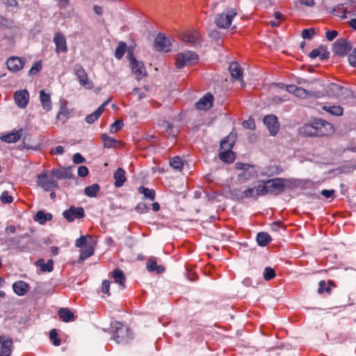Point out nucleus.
<instances>
[{
    "instance_id": "nucleus-22",
    "label": "nucleus",
    "mask_w": 356,
    "mask_h": 356,
    "mask_svg": "<svg viewBox=\"0 0 356 356\" xmlns=\"http://www.w3.org/2000/svg\"><path fill=\"white\" fill-rule=\"evenodd\" d=\"M23 133V129H20L1 136L0 139L7 143H16L22 136Z\"/></svg>"
},
{
    "instance_id": "nucleus-40",
    "label": "nucleus",
    "mask_w": 356,
    "mask_h": 356,
    "mask_svg": "<svg viewBox=\"0 0 356 356\" xmlns=\"http://www.w3.org/2000/svg\"><path fill=\"white\" fill-rule=\"evenodd\" d=\"M127 49V44L124 42H120L115 51V56L118 59H121Z\"/></svg>"
},
{
    "instance_id": "nucleus-20",
    "label": "nucleus",
    "mask_w": 356,
    "mask_h": 356,
    "mask_svg": "<svg viewBox=\"0 0 356 356\" xmlns=\"http://www.w3.org/2000/svg\"><path fill=\"white\" fill-rule=\"evenodd\" d=\"M229 70L232 79L234 80H239L241 83L242 87H244L245 84L242 79L243 71L239 64L237 62L231 63L229 67Z\"/></svg>"
},
{
    "instance_id": "nucleus-42",
    "label": "nucleus",
    "mask_w": 356,
    "mask_h": 356,
    "mask_svg": "<svg viewBox=\"0 0 356 356\" xmlns=\"http://www.w3.org/2000/svg\"><path fill=\"white\" fill-rule=\"evenodd\" d=\"M314 92L313 91L307 90L302 88L298 87V89H296V92H295L294 95L296 97H300V98H307L308 97H312L314 96Z\"/></svg>"
},
{
    "instance_id": "nucleus-21",
    "label": "nucleus",
    "mask_w": 356,
    "mask_h": 356,
    "mask_svg": "<svg viewBox=\"0 0 356 356\" xmlns=\"http://www.w3.org/2000/svg\"><path fill=\"white\" fill-rule=\"evenodd\" d=\"M25 60L20 57H12L7 60L8 69L10 71L17 72L23 68Z\"/></svg>"
},
{
    "instance_id": "nucleus-2",
    "label": "nucleus",
    "mask_w": 356,
    "mask_h": 356,
    "mask_svg": "<svg viewBox=\"0 0 356 356\" xmlns=\"http://www.w3.org/2000/svg\"><path fill=\"white\" fill-rule=\"evenodd\" d=\"M324 92L330 97L346 100L353 97V92L341 85L330 83L324 88Z\"/></svg>"
},
{
    "instance_id": "nucleus-7",
    "label": "nucleus",
    "mask_w": 356,
    "mask_h": 356,
    "mask_svg": "<svg viewBox=\"0 0 356 356\" xmlns=\"http://www.w3.org/2000/svg\"><path fill=\"white\" fill-rule=\"evenodd\" d=\"M235 166L237 170H243L238 175V178L241 181H245L257 177V172L250 164L237 162Z\"/></svg>"
},
{
    "instance_id": "nucleus-44",
    "label": "nucleus",
    "mask_w": 356,
    "mask_h": 356,
    "mask_svg": "<svg viewBox=\"0 0 356 356\" xmlns=\"http://www.w3.org/2000/svg\"><path fill=\"white\" fill-rule=\"evenodd\" d=\"M101 111L102 108H98L95 111L88 115L86 118V122L88 124H92L96 121L102 115Z\"/></svg>"
},
{
    "instance_id": "nucleus-4",
    "label": "nucleus",
    "mask_w": 356,
    "mask_h": 356,
    "mask_svg": "<svg viewBox=\"0 0 356 356\" xmlns=\"http://www.w3.org/2000/svg\"><path fill=\"white\" fill-rule=\"evenodd\" d=\"M198 56L196 53L193 51H184L179 54L176 58V66L177 68L181 69L186 65H192L197 63Z\"/></svg>"
},
{
    "instance_id": "nucleus-62",
    "label": "nucleus",
    "mask_w": 356,
    "mask_h": 356,
    "mask_svg": "<svg viewBox=\"0 0 356 356\" xmlns=\"http://www.w3.org/2000/svg\"><path fill=\"white\" fill-rule=\"evenodd\" d=\"M88 174V169L84 165H81L78 168V175L79 177H84Z\"/></svg>"
},
{
    "instance_id": "nucleus-24",
    "label": "nucleus",
    "mask_w": 356,
    "mask_h": 356,
    "mask_svg": "<svg viewBox=\"0 0 356 356\" xmlns=\"http://www.w3.org/2000/svg\"><path fill=\"white\" fill-rule=\"evenodd\" d=\"M236 138V134L232 132L220 142V147L224 150H232Z\"/></svg>"
},
{
    "instance_id": "nucleus-27",
    "label": "nucleus",
    "mask_w": 356,
    "mask_h": 356,
    "mask_svg": "<svg viewBox=\"0 0 356 356\" xmlns=\"http://www.w3.org/2000/svg\"><path fill=\"white\" fill-rule=\"evenodd\" d=\"M111 275L114 279L115 282L119 284L122 289L125 288L126 277L122 270L115 268L111 273Z\"/></svg>"
},
{
    "instance_id": "nucleus-29",
    "label": "nucleus",
    "mask_w": 356,
    "mask_h": 356,
    "mask_svg": "<svg viewBox=\"0 0 356 356\" xmlns=\"http://www.w3.org/2000/svg\"><path fill=\"white\" fill-rule=\"evenodd\" d=\"M40 99L43 109L46 111H49L51 109V101L50 95L46 93L44 90H40Z\"/></svg>"
},
{
    "instance_id": "nucleus-12",
    "label": "nucleus",
    "mask_w": 356,
    "mask_h": 356,
    "mask_svg": "<svg viewBox=\"0 0 356 356\" xmlns=\"http://www.w3.org/2000/svg\"><path fill=\"white\" fill-rule=\"evenodd\" d=\"M85 213L82 207L71 206L63 213V217L68 221L72 222L75 218L80 219L84 217Z\"/></svg>"
},
{
    "instance_id": "nucleus-52",
    "label": "nucleus",
    "mask_w": 356,
    "mask_h": 356,
    "mask_svg": "<svg viewBox=\"0 0 356 356\" xmlns=\"http://www.w3.org/2000/svg\"><path fill=\"white\" fill-rule=\"evenodd\" d=\"M316 34V31L314 28H311L309 29H304L302 32V37L305 39L310 40L314 35Z\"/></svg>"
},
{
    "instance_id": "nucleus-64",
    "label": "nucleus",
    "mask_w": 356,
    "mask_h": 356,
    "mask_svg": "<svg viewBox=\"0 0 356 356\" xmlns=\"http://www.w3.org/2000/svg\"><path fill=\"white\" fill-rule=\"evenodd\" d=\"M349 63L353 65H356V51H353L351 54H349L348 58Z\"/></svg>"
},
{
    "instance_id": "nucleus-11",
    "label": "nucleus",
    "mask_w": 356,
    "mask_h": 356,
    "mask_svg": "<svg viewBox=\"0 0 356 356\" xmlns=\"http://www.w3.org/2000/svg\"><path fill=\"white\" fill-rule=\"evenodd\" d=\"M74 71L81 86L88 89L92 88V82L88 80L86 71L80 64L74 65Z\"/></svg>"
},
{
    "instance_id": "nucleus-23",
    "label": "nucleus",
    "mask_w": 356,
    "mask_h": 356,
    "mask_svg": "<svg viewBox=\"0 0 356 356\" xmlns=\"http://www.w3.org/2000/svg\"><path fill=\"white\" fill-rule=\"evenodd\" d=\"M179 38L184 42L193 45L199 42V33L195 31L182 33L180 34Z\"/></svg>"
},
{
    "instance_id": "nucleus-49",
    "label": "nucleus",
    "mask_w": 356,
    "mask_h": 356,
    "mask_svg": "<svg viewBox=\"0 0 356 356\" xmlns=\"http://www.w3.org/2000/svg\"><path fill=\"white\" fill-rule=\"evenodd\" d=\"M318 293H323V292H326L327 293H330L331 291V287L327 285V282L324 280L319 282L318 283Z\"/></svg>"
},
{
    "instance_id": "nucleus-28",
    "label": "nucleus",
    "mask_w": 356,
    "mask_h": 356,
    "mask_svg": "<svg viewBox=\"0 0 356 356\" xmlns=\"http://www.w3.org/2000/svg\"><path fill=\"white\" fill-rule=\"evenodd\" d=\"M147 268L149 272L156 271L158 274H161L164 272L165 267L162 265H157L156 259L151 257L147 262Z\"/></svg>"
},
{
    "instance_id": "nucleus-58",
    "label": "nucleus",
    "mask_w": 356,
    "mask_h": 356,
    "mask_svg": "<svg viewBox=\"0 0 356 356\" xmlns=\"http://www.w3.org/2000/svg\"><path fill=\"white\" fill-rule=\"evenodd\" d=\"M68 111L67 108L65 106H61L60 108V111L56 116L58 120H61L63 118H67Z\"/></svg>"
},
{
    "instance_id": "nucleus-55",
    "label": "nucleus",
    "mask_w": 356,
    "mask_h": 356,
    "mask_svg": "<svg viewBox=\"0 0 356 356\" xmlns=\"http://www.w3.org/2000/svg\"><path fill=\"white\" fill-rule=\"evenodd\" d=\"M135 209L138 213H143L148 211L149 207L145 203L140 202L137 204Z\"/></svg>"
},
{
    "instance_id": "nucleus-59",
    "label": "nucleus",
    "mask_w": 356,
    "mask_h": 356,
    "mask_svg": "<svg viewBox=\"0 0 356 356\" xmlns=\"http://www.w3.org/2000/svg\"><path fill=\"white\" fill-rule=\"evenodd\" d=\"M209 35L211 40L216 41V42H218L221 38V33L218 30H212L209 33Z\"/></svg>"
},
{
    "instance_id": "nucleus-63",
    "label": "nucleus",
    "mask_w": 356,
    "mask_h": 356,
    "mask_svg": "<svg viewBox=\"0 0 356 356\" xmlns=\"http://www.w3.org/2000/svg\"><path fill=\"white\" fill-rule=\"evenodd\" d=\"M338 35V32L334 30L327 31L326 32V38L329 41H332Z\"/></svg>"
},
{
    "instance_id": "nucleus-9",
    "label": "nucleus",
    "mask_w": 356,
    "mask_h": 356,
    "mask_svg": "<svg viewBox=\"0 0 356 356\" xmlns=\"http://www.w3.org/2000/svg\"><path fill=\"white\" fill-rule=\"evenodd\" d=\"M352 49V44L344 38L337 39L332 46V51L334 54L343 56L349 53Z\"/></svg>"
},
{
    "instance_id": "nucleus-18",
    "label": "nucleus",
    "mask_w": 356,
    "mask_h": 356,
    "mask_svg": "<svg viewBox=\"0 0 356 356\" xmlns=\"http://www.w3.org/2000/svg\"><path fill=\"white\" fill-rule=\"evenodd\" d=\"M213 97L211 94L207 93L203 97L195 103V106L197 110L207 111L209 109L213 104Z\"/></svg>"
},
{
    "instance_id": "nucleus-46",
    "label": "nucleus",
    "mask_w": 356,
    "mask_h": 356,
    "mask_svg": "<svg viewBox=\"0 0 356 356\" xmlns=\"http://www.w3.org/2000/svg\"><path fill=\"white\" fill-rule=\"evenodd\" d=\"M49 339L55 346L60 345V340L58 337V333L56 329H52L49 332Z\"/></svg>"
},
{
    "instance_id": "nucleus-26",
    "label": "nucleus",
    "mask_w": 356,
    "mask_h": 356,
    "mask_svg": "<svg viewBox=\"0 0 356 356\" xmlns=\"http://www.w3.org/2000/svg\"><path fill=\"white\" fill-rule=\"evenodd\" d=\"M113 178L115 179L114 185L115 187L119 188L123 186L126 181L125 171L122 168H118L114 172Z\"/></svg>"
},
{
    "instance_id": "nucleus-51",
    "label": "nucleus",
    "mask_w": 356,
    "mask_h": 356,
    "mask_svg": "<svg viewBox=\"0 0 356 356\" xmlns=\"http://www.w3.org/2000/svg\"><path fill=\"white\" fill-rule=\"evenodd\" d=\"M124 126V123L122 120H118L115 121L111 126L110 131L111 133H115L120 130Z\"/></svg>"
},
{
    "instance_id": "nucleus-56",
    "label": "nucleus",
    "mask_w": 356,
    "mask_h": 356,
    "mask_svg": "<svg viewBox=\"0 0 356 356\" xmlns=\"http://www.w3.org/2000/svg\"><path fill=\"white\" fill-rule=\"evenodd\" d=\"M1 200L3 203H11L13 198L8 194V191H3L1 195Z\"/></svg>"
},
{
    "instance_id": "nucleus-31",
    "label": "nucleus",
    "mask_w": 356,
    "mask_h": 356,
    "mask_svg": "<svg viewBox=\"0 0 356 356\" xmlns=\"http://www.w3.org/2000/svg\"><path fill=\"white\" fill-rule=\"evenodd\" d=\"M35 264L40 267V270L42 273L53 270V261L51 259H49L46 264L44 259H40L35 261Z\"/></svg>"
},
{
    "instance_id": "nucleus-17",
    "label": "nucleus",
    "mask_w": 356,
    "mask_h": 356,
    "mask_svg": "<svg viewBox=\"0 0 356 356\" xmlns=\"http://www.w3.org/2000/svg\"><path fill=\"white\" fill-rule=\"evenodd\" d=\"M50 175L59 179H71L73 177L72 167L65 168H54L50 171Z\"/></svg>"
},
{
    "instance_id": "nucleus-14",
    "label": "nucleus",
    "mask_w": 356,
    "mask_h": 356,
    "mask_svg": "<svg viewBox=\"0 0 356 356\" xmlns=\"http://www.w3.org/2000/svg\"><path fill=\"white\" fill-rule=\"evenodd\" d=\"M171 42L163 34L159 33L155 38L154 47L159 51L169 52Z\"/></svg>"
},
{
    "instance_id": "nucleus-43",
    "label": "nucleus",
    "mask_w": 356,
    "mask_h": 356,
    "mask_svg": "<svg viewBox=\"0 0 356 356\" xmlns=\"http://www.w3.org/2000/svg\"><path fill=\"white\" fill-rule=\"evenodd\" d=\"M102 139L104 143V147L111 148L114 147L115 143L118 142L115 139L108 136L106 134L102 135Z\"/></svg>"
},
{
    "instance_id": "nucleus-47",
    "label": "nucleus",
    "mask_w": 356,
    "mask_h": 356,
    "mask_svg": "<svg viewBox=\"0 0 356 356\" xmlns=\"http://www.w3.org/2000/svg\"><path fill=\"white\" fill-rule=\"evenodd\" d=\"M59 319L64 322L73 321L76 319L74 313H58Z\"/></svg>"
},
{
    "instance_id": "nucleus-6",
    "label": "nucleus",
    "mask_w": 356,
    "mask_h": 356,
    "mask_svg": "<svg viewBox=\"0 0 356 356\" xmlns=\"http://www.w3.org/2000/svg\"><path fill=\"white\" fill-rule=\"evenodd\" d=\"M237 15L234 8H229L225 13L216 17L215 23L219 28L226 29L231 25L232 19Z\"/></svg>"
},
{
    "instance_id": "nucleus-19",
    "label": "nucleus",
    "mask_w": 356,
    "mask_h": 356,
    "mask_svg": "<svg viewBox=\"0 0 356 356\" xmlns=\"http://www.w3.org/2000/svg\"><path fill=\"white\" fill-rule=\"evenodd\" d=\"M14 98L19 107L25 108L29 102V94L26 90H18L15 92Z\"/></svg>"
},
{
    "instance_id": "nucleus-41",
    "label": "nucleus",
    "mask_w": 356,
    "mask_h": 356,
    "mask_svg": "<svg viewBox=\"0 0 356 356\" xmlns=\"http://www.w3.org/2000/svg\"><path fill=\"white\" fill-rule=\"evenodd\" d=\"M332 13L337 16H341L342 18H345L346 14L350 13V10H348V7L345 8L343 5H339L333 9Z\"/></svg>"
},
{
    "instance_id": "nucleus-53",
    "label": "nucleus",
    "mask_w": 356,
    "mask_h": 356,
    "mask_svg": "<svg viewBox=\"0 0 356 356\" xmlns=\"http://www.w3.org/2000/svg\"><path fill=\"white\" fill-rule=\"evenodd\" d=\"M282 172H283L282 168L276 165L270 166L268 168V172H269L270 176H273L274 175H279V174L282 173Z\"/></svg>"
},
{
    "instance_id": "nucleus-25",
    "label": "nucleus",
    "mask_w": 356,
    "mask_h": 356,
    "mask_svg": "<svg viewBox=\"0 0 356 356\" xmlns=\"http://www.w3.org/2000/svg\"><path fill=\"white\" fill-rule=\"evenodd\" d=\"M14 292L18 296L25 295L29 289V285L24 281L15 282L13 285Z\"/></svg>"
},
{
    "instance_id": "nucleus-33",
    "label": "nucleus",
    "mask_w": 356,
    "mask_h": 356,
    "mask_svg": "<svg viewBox=\"0 0 356 356\" xmlns=\"http://www.w3.org/2000/svg\"><path fill=\"white\" fill-rule=\"evenodd\" d=\"M52 215L50 213H44L42 211H39L34 216V220L38 221L40 224L43 225L47 221L51 220L52 219Z\"/></svg>"
},
{
    "instance_id": "nucleus-32",
    "label": "nucleus",
    "mask_w": 356,
    "mask_h": 356,
    "mask_svg": "<svg viewBox=\"0 0 356 356\" xmlns=\"http://www.w3.org/2000/svg\"><path fill=\"white\" fill-rule=\"evenodd\" d=\"M13 341L11 339L3 340L0 348V356H10Z\"/></svg>"
},
{
    "instance_id": "nucleus-54",
    "label": "nucleus",
    "mask_w": 356,
    "mask_h": 356,
    "mask_svg": "<svg viewBox=\"0 0 356 356\" xmlns=\"http://www.w3.org/2000/svg\"><path fill=\"white\" fill-rule=\"evenodd\" d=\"M42 69L41 61L35 62L29 72V75H33L38 73Z\"/></svg>"
},
{
    "instance_id": "nucleus-34",
    "label": "nucleus",
    "mask_w": 356,
    "mask_h": 356,
    "mask_svg": "<svg viewBox=\"0 0 356 356\" xmlns=\"http://www.w3.org/2000/svg\"><path fill=\"white\" fill-rule=\"evenodd\" d=\"M219 159L226 163H231L235 159L234 153L232 150H224L219 153Z\"/></svg>"
},
{
    "instance_id": "nucleus-3",
    "label": "nucleus",
    "mask_w": 356,
    "mask_h": 356,
    "mask_svg": "<svg viewBox=\"0 0 356 356\" xmlns=\"http://www.w3.org/2000/svg\"><path fill=\"white\" fill-rule=\"evenodd\" d=\"M113 329V337L117 343H122L126 341L129 336V328L127 323L118 321L111 323Z\"/></svg>"
},
{
    "instance_id": "nucleus-13",
    "label": "nucleus",
    "mask_w": 356,
    "mask_h": 356,
    "mask_svg": "<svg viewBox=\"0 0 356 356\" xmlns=\"http://www.w3.org/2000/svg\"><path fill=\"white\" fill-rule=\"evenodd\" d=\"M30 238L27 234L16 236L8 240L9 245L16 248L19 251H25L27 249V244L30 241Z\"/></svg>"
},
{
    "instance_id": "nucleus-38",
    "label": "nucleus",
    "mask_w": 356,
    "mask_h": 356,
    "mask_svg": "<svg viewBox=\"0 0 356 356\" xmlns=\"http://www.w3.org/2000/svg\"><path fill=\"white\" fill-rule=\"evenodd\" d=\"M170 165L173 169L181 171L183 168L184 161L178 156H174L170 159Z\"/></svg>"
},
{
    "instance_id": "nucleus-10",
    "label": "nucleus",
    "mask_w": 356,
    "mask_h": 356,
    "mask_svg": "<svg viewBox=\"0 0 356 356\" xmlns=\"http://www.w3.org/2000/svg\"><path fill=\"white\" fill-rule=\"evenodd\" d=\"M128 56L129 57L132 72L136 75L138 79L145 76L146 70L143 63L135 58L132 50H128Z\"/></svg>"
},
{
    "instance_id": "nucleus-37",
    "label": "nucleus",
    "mask_w": 356,
    "mask_h": 356,
    "mask_svg": "<svg viewBox=\"0 0 356 356\" xmlns=\"http://www.w3.org/2000/svg\"><path fill=\"white\" fill-rule=\"evenodd\" d=\"M138 192L143 194L144 198L149 199L152 201L155 199L156 193L153 189H149L148 188L142 186L138 188Z\"/></svg>"
},
{
    "instance_id": "nucleus-1",
    "label": "nucleus",
    "mask_w": 356,
    "mask_h": 356,
    "mask_svg": "<svg viewBox=\"0 0 356 356\" xmlns=\"http://www.w3.org/2000/svg\"><path fill=\"white\" fill-rule=\"evenodd\" d=\"M333 131V126L322 119H314L311 123L305 124L300 129V133L305 136H323Z\"/></svg>"
},
{
    "instance_id": "nucleus-60",
    "label": "nucleus",
    "mask_w": 356,
    "mask_h": 356,
    "mask_svg": "<svg viewBox=\"0 0 356 356\" xmlns=\"http://www.w3.org/2000/svg\"><path fill=\"white\" fill-rule=\"evenodd\" d=\"M243 126L246 129L252 130L255 128V123L253 119L250 118L243 122Z\"/></svg>"
},
{
    "instance_id": "nucleus-36",
    "label": "nucleus",
    "mask_w": 356,
    "mask_h": 356,
    "mask_svg": "<svg viewBox=\"0 0 356 356\" xmlns=\"http://www.w3.org/2000/svg\"><path fill=\"white\" fill-rule=\"evenodd\" d=\"M323 110L331 113L335 116H340L343 114V108L340 106H328L325 105L323 106Z\"/></svg>"
},
{
    "instance_id": "nucleus-50",
    "label": "nucleus",
    "mask_w": 356,
    "mask_h": 356,
    "mask_svg": "<svg viewBox=\"0 0 356 356\" xmlns=\"http://www.w3.org/2000/svg\"><path fill=\"white\" fill-rule=\"evenodd\" d=\"M241 198L256 197L254 187L248 188L242 192Z\"/></svg>"
},
{
    "instance_id": "nucleus-35",
    "label": "nucleus",
    "mask_w": 356,
    "mask_h": 356,
    "mask_svg": "<svg viewBox=\"0 0 356 356\" xmlns=\"http://www.w3.org/2000/svg\"><path fill=\"white\" fill-rule=\"evenodd\" d=\"M257 241L260 246H266L271 241V237L267 232H259L257 236Z\"/></svg>"
},
{
    "instance_id": "nucleus-5",
    "label": "nucleus",
    "mask_w": 356,
    "mask_h": 356,
    "mask_svg": "<svg viewBox=\"0 0 356 356\" xmlns=\"http://www.w3.org/2000/svg\"><path fill=\"white\" fill-rule=\"evenodd\" d=\"M37 179L38 186L46 191H50L58 188L57 181L51 175L49 177L47 171L38 175Z\"/></svg>"
},
{
    "instance_id": "nucleus-8",
    "label": "nucleus",
    "mask_w": 356,
    "mask_h": 356,
    "mask_svg": "<svg viewBox=\"0 0 356 356\" xmlns=\"http://www.w3.org/2000/svg\"><path fill=\"white\" fill-rule=\"evenodd\" d=\"M285 179L282 178H275L266 181L268 194L277 195L284 191L285 187Z\"/></svg>"
},
{
    "instance_id": "nucleus-30",
    "label": "nucleus",
    "mask_w": 356,
    "mask_h": 356,
    "mask_svg": "<svg viewBox=\"0 0 356 356\" xmlns=\"http://www.w3.org/2000/svg\"><path fill=\"white\" fill-rule=\"evenodd\" d=\"M256 197L258 196H264L268 194V190L266 181L259 180L254 186Z\"/></svg>"
},
{
    "instance_id": "nucleus-39",
    "label": "nucleus",
    "mask_w": 356,
    "mask_h": 356,
    "mask_svg": "<svg viewBox=\"0 0 356 356\" xmlns=\"http://www.w3.org/2000/svg\"><path fill=\"white\" fill-rule=\"evenodd\" d=\"M100 187L97 184H93L91 186H87L84 189V193L86 195L92 197L97 195V193L99 192Z\"/></svg>"
},
{
    "instance_id": "nucleus-48",
    "label": "nucleus",
    "mask_w": 356,
    "mask_h": 356,
    "mask_svg": "<svg viewBox=\"0 0 356 356\" xmlns=\"http://www.w3.org/2000/svg\"><path fill=\"white\" fill-rule=\"evenodd\" d=\"M275 277V270L270 267H266L264 269V277L265 280L269 281Z\"/></svg>"
},
{
    "instance_id": "nucleus-15",
    "label": "nucleus",
    "mask_w": 356,
    "mask_h": 356,
    "mask_svg": "<svg viewBox=\"0 0 356 356\" xmlns=\"http://www.w3.org/2000/svg\"><path fill=\"white\" fill-rule=\"evenodd\" d=\"M54 42L56 45L55 51L57 54L66 53L67 51L66 38L61 32L58 31L55 33Z\"/></svg>"
},
{
    "instance_id": "nucleus-61",
    "label": "nucleus",
    "mask_w": 356,
    "mask_h": 356,
    "mask_svg": "<svg viewBox=\"0 0 356 356\" xmlns=\"http://www.w3.org/2000/svg\"><path fill=\"white\" fill-rule=\"evenodd\" d=\"M86 161V159L79 153H76L73 156V162L76 164L83 163Z\"/></svg>"
},
{
    "instance_id": "nucleus-16",
    "label": "nucleus",
    "mask_w": 356,
    "mask_h": 356,
    "mask_svg": "<svg viewBox=\"0 0 356 356\" xmlns=\"http://www.w3.org/2000/svg\"><path fill=\"white\" fill-rule=\"evenodd\" d=\"M264 123L267 127L271 136H275L277 134L280 124L275 115H268L265 116Z\"/></svg>"
},
{
    "instance_id": "nucleus-45",
    "label": "nucleus",
    "mask_w": 356,
    "mask_h": 356,
    "mask_svg": "<svg viewBox=\"0 0 356 356\" xmlns=\"http://www.w3.org/2000/svg\"><path fill=\"white\" fill-rule=\"evenodd\" d=\"M94 253V249L91 245H86V248L82 250L79 259L83 261L87 258L92 256Z\"/></svg>"
},
{
    "instance_id": "nucleus-57",
    "label": "nucleus",
    "mask_w": 356,
    "mask_h": 356,
    "mask_svg": "<svg viewBox=\"0 0 356 356\" xmlns=\"http://www.w3.org/2000/svg\"><path fill=\"white\" fill-rule=\"evenodd\" d=\"M110 284H111V282L107 280H105L102 282V292L104 294H106L107 296L111 295V293L109 292Z\"/></svg>"
}]
</instances>
